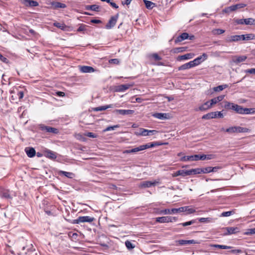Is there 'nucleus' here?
<instances>
[{
    "label": "nucleus",
    "mask_w": 255,
    "mask_h": 255,
    "mask_svg": "<svg viewBox=\"0 0 255 255\" xmlns=\"http://www.w3.org/2000/svg\"><path fill=\"white\" fill-rule=\"evenodd\" d=\"M143 2L145 5L146 8L151 9L156 6V4L151 1L147 0H143Z\"/></svg>",
    "instance_id": "nucleus-30"
},
{
    "label": "nucleus",
    "mask_w": 255,
    "mask_h": 255,
    "mask_svg": "<svg viewBox=\"0 0 255 255\" xmlns=\"http://www.w3.org/2000/svg\"><path fill=\"white\" fill-rule=\"evenodd\" d=\"M249 129L246 128H243L239 126L232 127L226 129V132H227L230 133L235 132H249Z\"/></svg>",
    "instance_id": "nucleus-2"
},
{
    "label": "nucleus",
    "mask_w": 255,
    "mask_h": 255,
    "mask_svg": "<svg viewBox=\"0 0 255 255\" xmlns=\"http://www.w3.org/2000/svg\"><path fill=\"white\" fill-rule=\"evenodd\" d=\"M11 94V96L10 98V101H11V102H15L16 103H17V102L16 101V100L18 98V97H17V94L16 93H12V94Z\"/></svg>",
    "instance_id": "nucleus-49"
},
{
    "label": "nucleus",
    "mask_w": 255,
    "mask_h": 255,
    "mask_svg": "<svg viewBox=\"0 0 255 255\" xmlns=\"http://www.w3.org/2000/svg\"><path fill=\"white\" fill-rule=\"evenodd\" d=\"M200 222L211 223L213 222V219L211 218H200L198 219Z\"/></svg>",
    "instance_id": "nucleus-41"
},
{
    "label": "nucleus",
    "mask_w": 255,
    "mask_h": 255,
    "mask_svg": "<svg viewBox=\"0 0 255 255\" xmlns=\"http://www.w3.org/2000/svg\"><path fill=\"white\" fill-rule=\"evenodd\" d=\"M246 73L255 75V68L247 69L245 71Z\"/></svg>",
    "instance_id": "nucleus-62"
},
{
    "label": "nucleus",
    "mask_w": 255,
    "mask_h": 255,
    "mask_svg": "<svg viewBox=\"0 0 255 255\" xmlns=\"http://www.w3.org/2000/svg\"><path fill=\"white\" fill-rule=\"evenodd\" d=\"M39 128L41 130L45 131L47 132L54 133H57L58 132V129L57 128L50 127L46 126L44 125H40Z\"/></svg>",
    "instance_id": "nucleus-4"
},
{
    "label": "nucleus",
    "mask_w": 255,
    "mask_h": 255,
    "mask_svg": "<svg viewBox=\"0 0 255 255\" xmlns=\"http://www.w3.org/2000/svg\"><path fill=\"white\" fill-rule=\"evenodd\" d=\"M144 149H145V147L143 146V145H141L138 147L131 149V151L132 153H135L138 151L143 150Z\"/></svg>",
    "instance_id": "nucleus-45"
},
{
    "label": "nucleus",
    "mask_w": 255,
    "mask_h": 255,
    "mask_svg": "<svg viewBox=\"0 0 255 255\" xmlns=\"http://www.w3.org/2000/svg\"><path fill=\"white\" fill-rule=\"evenodd\" d=\"M59 174L60 175H64L69 178H72L74 176V173L64 171H60Z\"/></svg>",
    "instance_id": "nucleus-34"
},
{
    "label": "nucleus",
    "mask_w": 255,
    "mask_h": 255,
    "mask_svg": "<svg viewBox=\"0 0 255 255\" xmlns=\"http://www.w3.org/2000/svg\"><path fill=\"white\" fill-rule=\"evenodd\" d=\"M255 19L253 18H248L244 19V24L246 25L254 24Z\"/></svg>",
    "instance_id": "nucleus-40"
},
{
    "label": "nucleus",
    "mask_w": 255,
    "mask_h": 255,
    "mask_svg": "<svg viewBox=\"0 0 255 255\" xmlns=\"http://www.w3.org/2000/svg\"><path fill=\"white\" fill-rule=\"evenodd\" d=\"M76 137L77 139L82 141H84L86 139V138L81 134H77Z\"/></svg>",
    "instance_id": "nucleus-60"
},
{
    "label": "nucleus",
    "mask_w": 255,
    "mask_h": 255,
    "mask_svg": "<svg viewBox=\"0 0 255 255\" xmlns=\"http://www.w3.org/2000/svg\"><path fill=\"white\" fill-rule=\"evenodd\" d=\"M188 37L189 35L187 33H183L177 37V38L175 39V42H181L184 40L188 39Z\"/></svg>",
    "instance_id": "nucleus-27"
},
{
    "label": "nucleus",
    "mask_w": 255,
    "mask_h": 255,
    "mask_svg": "<svg viewBox=\"0 0 255 255\" xmlns=\"http://www.w3.org/2000/svg\"><path fill=\"white\" fill-rule=\"evenodd\" d=\"M180 212H187L188 214H192L196 212V210L191 206H184L179 208Z\"/></svg>",
    "instance_id": "nucleus-17"
},
{
    "label": "nucleus",
    "mask_w": 255,
    "mask_h": 255,
    "mask_svg": "<svg viewBox=\"0 0 255 255\" xmlns=\"http://www.w3.org/2000/svg\"><path fill=\"white\" fill-rule=\"evenodd\" d=\"M133 84H126L120 85L115 87V91L117 92H124L130 87H131Z\"/></svg>",
    "instance_id": "nucleus-6"
},
{
    "label": "nucleus",
    "mask_w": 255,
    "mask_h": 255,
    "mask_svg": "<svg viewBox=\"0 0 255 255\" xmlns=\"http://www.w3.org/2000/svg\"><path fill=\"white\" fill-rule=\"evenodd\" d=\"M226 41L227 42L238 41L237 35H231L227 37L226 39Z\"/></svg>",
    "instance_id": "nucleus-38"
},
{
    "label": "nucleus",
    "mask_w": 255,
    "mask_h": 255,
    "mask_svg": "<svg viewBox=\"0 0 255 255\" xmlns=\"http://www.w3.org/2000/svg\"><path fill=\"white\" fill-rule=\"evenodd\" d=\"M195 54L194 53H187L183 55L179 56L177 58V60L179 61H181L184 60L190 59L193 58Z\"/></svg>",
    "instance_id": "nucleus-20"
},
{
    "label": "nucleus",
    "mask_w": 255,
    "mask_h": 255,
    "mask_svg": "<svg viewBox=\"0 0 255 255\" xmlns=\"http://www.w3.org/2000/svg\"><path fill=\"white\" fill-rule=\"evenodd\" d=\"M208 56L206 53H203L202 55L198 57L196 59L200 62V63L207 59Z\"/></svg>",
    "instance_id": "nucleus-43"
},
{
    "label": "nucleus",
    "mask_w": 255,
    "mask_h": 255,
    "mask_svg": "<svg viewBox=\"0 0 255 255\" xmlns=\"http://www.w3.org/2000/svg\"><path fill=\"white\" fill-rule=\"evenodd\" d=\"M119 127H120V125H114L113 126H109V127H107L105 129H104L103 131L106 132V131H110L112 130H115Z\"/></svg>",
    "instance_id": "nucleus-44"
},
{
    "label": "nucleus",
    "mask_w": 255,
    "mask_h": 255,
    "mask_svg": "<svg viewBox=\"0 0 255 255\" xmlns=\"http://www.w3.org/2000/svg\"><path fill=\"white\" fill-rule=\"evenodd\" d=\"M87 26L86 25H85L84 24H81L79 27V28L77 29V31L78 32H82L84 31L86 29V27Z\"/></svg>",
    "instance_id": "nucleus-53"
},
{
    "label": "nucleus",
    "mask_w": 255,
    "mask_h": 255,
    "mask_svg": "<svg viewBox=\"0 0 255 255\" xmlns=\"http://www.w3.org/2000/svg\"><path fill=\"white\" fill-rule=\"evenodd\" d=\"M0 197L5 199H12V196L8 190L5 189H0Z\"/></svg>",
    "instance_id": "nucleus-8"
},
{
    "label": "nucleus",
    "mask_w": 255,
    "mask_h": 255,
    "mask_svg": "<svg viewBox=\"0 0 255 255\" xmlns=\"http://www.w3.org/2000/svg\"><path fill=\"white\" fill-rule=\"evenodd\" d=\"M159 145V144L157 143L156 142H153V143H148L146 144H144L143 146L145 147V149H147V148H149L150 147H153L155 146V145Z\"/></svg>",
    "instance_id": "nucleus-52"
},
{
    "label": "nucleus",
    "mask_w": 255,
    "mask_h": 255,
    "mask_svg": "<svg viewBox=\"0 0 255 255\" xmlns=\"http://www.w3.org/2000/svg\"><path fill=\"white\" fill-rule=\"evenodd\" d=\"M225 109L232 110L240 114H249L254 113V109L252 108H244L238 105L226 102L224 105Z\"/></svg>",
    "instance_id": "nucleus-1"
},
{
    "label": "nucleus",
    "mask_w": 255,
    "mask_h": 255,
    "mask_svg": "<svg viewBox=\"0 0 255 255\" xmlns=\"http://www.w3.org/2000/svg\"><path fill=\"white\" fill-rule=\"evenodd\" d=\"M85 135H86L88 137H92V138H95L97 137L96 134H95V133H94L93 132H87L85 134Z\"/></svg>",
    "instance_id": "nucleus-59"
},
{
    "label": "nucleus",
    "mask_w": 255,
    "mask_h": 255,
    "mask_svg": "<svg viewBox=\"0 0 255 255\" xmlns=\"http://www.w3.org/2000/svg\"><path fill=\"white\" fill-rule=\"evenodd\" d=\"M189 175L188 170H179L173 174V177L178 176H186Z\"/></svg>",
    "instance_id": "nucleus-24"
},
{
    "label": "nucleus",
    "mask_w": 255,
    "mask_h": 255,
    "mask_svg": "<svg viewBox=\"0 0 255 255\" xmlns=\"http://www.w3.org/2000/svg\"><path fill=\"white\" fill-rule=\"evenodd\" d=\"M150 57L153 58L155 61H159L161 59V57L159 56L157 53H153L150 55Z\"/></svg>",
    "instance_id": "nucleus-51"
},
{
    "label": "nucleus",
    "mask_w": 255,
    "mask_h": 255,
    "mask_svg": "<svg viewBox=\"0 0 255 255\" xmlns=\"http://www.w3.org/2000/svg\"><path fill=\"white\" fill-rule=\"evenodd\" d=\"M86 9L98 11L99 10V6L96 4L88 5L86 6Z\"/></svg>",
    "instance_id": "nucleus-35"
},
{
    "label": "nucleus",
    "mask_w": 255,
    "mask_h": 255,
    "mask_svg": "<svg viewBox=\"0 0 255 255\" xmlns=\"http://www.w3.org/2000/svg\"><path fill=\"white\" fill-rule=\"evenodd\" d=\"M192 63L193 64V67H195L196 66H197L200 64V62H199V61L195 58L193 61H191Z\"/></svg>",
    "instance_id": "nucleus-61"
},
{
    "label": "nucleus",
    "mask_w": 255,
    "mask_h": 255,
    "mask_svg": "<svg viewBox=\"0 0 255 255\" xmlns=\"http://www.w3.org/2000/svg\"><path fill=\"white\" fill-rule=\"evenodd\" d=\"M0 60L1 61H2V62H5V63H7V62H8V60H7V59L6 57H5L1 55V53H0Z\"/></svg>",
    "instance_id": "nucleus-64"
},
{
    "label": "nucleus",
    "mask_w": 255,
    "mask_h": 255,
    "mask_svg": "<svg viewBox=\"0 0 255 255\" xmlns=\"http://www.w3.org/2000/svg\"><path fill=\"white\" fill-rule=\"evenodd\" d=\"M211 172V167L210 166L202 168V173H208Z\"/></svg>",
    "instance_id": "nucleus-54"
},
{
    "label": "nucleus",
    "mask_w": 255,
    "mask_h": 255,
    "mask_svg": "<svg viewBox=\"0 0 255 255\" xmlns=\"http://www.w3.org/2000/svg\"><path fill=\"white\" fill-rule=\"evenodd\" d=\"M198 158V154H195L191 156H184L181 158L182 161H197Z\"/></svg>",
    "instance_id": "nucleus-19"
},
{
    "label": "nucleus",
    "mask_w": 255,
    "mask_h": 255,
    "mask_svg": "<svg viewBox=\"0 0 255 255\" xmlns=\"http://www.w3.org/2000/svg\"><path fill=\"white\" fill-rule=\"evenodd\" d=\"M228 87V85H227V84H224V85H219L218 86H217V87H215L213 88V90L215 92H220V91H221L222 90H223L224 89L227 88Z\"/></svg>",
    "instance_id": "nucleus-37"
},
{
    "label": "nucleus",
    "mask_w": 255,
    "mask_h": 255,
    "mask_svg": "<svg viewBox=\"0 0 255 255\" xmlns=\"http://www.w3.org/2000/svg\"><path fill=\"white\" fill-rule=\"evenodd\" d=\"M225 230L227 231V233H225V235H229L236 234V233L239 232V231H240L239 229L237 227H226L225 228Z\"/></svg>",
    "instance_id": "nucleus-16"
},
{
    "label": "nucleus",
    "mask_w": 255,
    "mask_h": 255,
    "mask_svg": "<svg viewBox=\"0 0 255 255\" xmlns=\"http://www.w3.org/2000/svg\"><path fill=\"white\" fill-rule=\"evenodd\" d=\"M246 4L244 3H237L236 4L232 5L225 9V11L227 12L235 11L237 9L243 8L246 6Z\"/></svg>",
    "instance_id": "nucleus-7"
},
{
    "label": "nucleus",
    "mask_w": 255,
    "mask_h": 255,
    "mask_svg": "<svg viewBox=\"0 0 255 255\" xmlns=\"http://www.w3.org/2000/svg\"><path fill=\"white\" fill-rule=\"evenodd\" d=\"M176 243L178 244V245L180 246H184L189 244H199L200 243V242L194 240H180L176 241Z\"/></svg>",
    "instance_id": "nucleus-10"
},
{
    "label": "nucleus",
    "mask_w": 255,
    "mask_h": 255,
    "mask_svg": "<svg viewBox=\"0 0 255 255\" xmlns=\"http://www.w3.org/2000/svg\"><path fill=\"white\" fill-rule=\"evenodd\" d=\"M186 47H178V48H176L174 49V52H184L186 50Z\"/></svg>",
    "instance_id": "nucleus-55"
},
{
    "label": "nucleus",
    "mask_w": 255,
    "mask_h": 255,
    "mask_svg": "<svg viewBox=\"0 0 255 255\" xmlns=\"http://www.w3.org/2000/svg\"><path fill=\"white\" fill-rule=\"evenodd\" d=\"M25 151L29 157H33L35 155V150L33 147L26 148Z\"/></svg>",
    "instance_id": "nucleus-25"
},
{
    "label": "nucleus",
    "mask_w": 255,
    "mask_h": 255,
    "mask_svg": "<svg viewBox=\"0 0 255 255\" xmlns=\"http://www.w3.org/2000/svg\"><path fill=\"white\" fill-rule=\"evenodd\" d=\"M224 98L225 95H220L211 99L210 101L212 106L215 104H216L218 102L222 101L224 99Z\"/></svg>",
    "instance_id": "nucleus-23"
},
{
    "label": "nucleus",
    "mask_w": 255,
    "mask_h": 255,
    "mask_svg": "<svg viewBox=\"0 0 255 255\" xmlns=\"http://www.w3.org/2000/svg\"><path fill=\"white\" fill-rule=\"evenodd\" d=\"M44 155L47 158L54 160L57 158V154L52 150L46 149L44 151Z\"/></svg>",
    "instance_id": "nucleus-9"
},
{
    "label": "nucleus",
    "mask_w": 255,
    "mask_h": 255,
    "mask_svg": "<svg viewBox=\"0 0 255 255\" xmlns=\"http://www.w3.org/2000/svg\"><path fill=\"white\" fill-rule=\"evenodd\" d=\"M193 67H194L193 66V64L192 63L191 61H190L179 67L178 70H184L186 69H190Z\"/></svg>",
    "instance_id": "nucleus-26"
},
{
    "label": "nucleus",
    "mask_w": 255,
    "mask_h": 255,
    "mask_svg": "<svg viewBox=\"0 0 255 255\" xmlns=\"http://www.w3.org/2000/svg\"><path fill=\"white\" fill-rule=\"evenodd\" d=\"M225 32V30L222 29H214L212 30V33L214 35H220Z\"/></svg>",
    "instance_id": "nucleus-48"
},
{
    "label": "nucleus",
    "mask_w": 255,
    "mask_h": 255,
    "mask_svg": "<svg viewBox=\"0 0 255 255\" xmlns=\"http://www.w3.org/2000/svg\"><path fill=\"white\" fill-rule=\"evenodd\" d=\"M212 107L210 101H208L204 103L203 104L201 105L198 108L196 109L195 111H206L209 109H211Z\"/></svg>",
    "instance_id": "nucleus-11"
},
{
    "label": "nucleus",
    "mask_w": 255,
    "mask_h": 255,
    "mask_svg": "<svg viewBox=\"0 0 255 255\" xmlns=\"http://www.w3.org/2000/svg\"><path fill=\"white\" fill-rule=\"evenodd\" d=\"M115 114H120L122 115H131L134 113L133 110H115L114 111Z\"/></svg>",
    "instance_id": "nucleus-18"
},
{
    "label": "nucleus",
    "mask_w": 255,
    "mask_h": 255,
    "mask_svg": "<svg viewBox=\"0 0 255 255\" xmlns=\"http://www.w3.org/2000/svg\"><path fill=\"white\" fill-rule=\"evenodd\" d=\"M152 116L160 120H166L169 118V115L167 113H155L152 114Z\"/></svg>",
    "instance_id": "nucleus-13"
},
{
    "label": "nucleus",
    "mask_w": 255,
    "mask_h": 255,
    "mask_svg": "<svg viewBox=\"0 0 255 255\" xmlns=\"http://www.w3.org/2000/svg\"><path fill=\"white\" fill-rule=\"evenodd\" d=\"M117 19L118 15L112 16L106 25V28L110 29L116 25Z\"/></svg>",
    "instance_id": "nucleus-14"
},
{
    "label": "nucleus",
    "mask_w": 255,
    "mask_h": 255,
    "mask_svg": "<svg viewBox=\"0 0 255 255\" xmlns=\"http://www.w3.org/2000/svg\"><path fill=\"white\" fill-rule=\"evenodd\" d=\"M216 113H214V112L208 113L207 114H205L202 116V119L205 120H210L211 119L215 118H216Z\"/></svg>",
    "instance_id": "nucleus-32"
},
{
    "label": "nucleus",
    "mask_w": 255,
    "mask_h": 255,
    "mask_svg": "<svg viewBox=\"0 0 255 255\" xmlns=\"http://www.w3.org/2000/svg\"><path fill=\"white\" fill-rule=\"evenodd\" d=\"M212 247L217 248L221 249H229L232 247L230 246H227L225 245H212L211 246Z\"/></svg>",
    "instance_id": "nucleus-42"
},
{
    "label": "nucleus",
    "mask_w": 255,
    "mask_h": 255,
    "mask_svg": "<svg viewBox=\"0 0 255 255\" xmlns=\"http://www.w3.org/2000/svg\"><path fill=\"white\" fill-rule=\"evenodd\" d=\"M241 36H242V40H249L255 38V35L253 33L243 34Z\"/></svg>",
    "instance_id": "nucleus-31"
},
{
    "label": "nucleus",
    "mask_w": 255,
    "mask_h": 255,
    "mask_svg": "<svg viewBox=\"0 0 255 255\" xmlns=\"http://www.w3.org/2000/svg\"><path fill=\"white\" fill-rule=\"evenodd\" d=\"M194 223H195V221L194 220H191V221H190L188 222L181 223L180 225H182L183 226L185 227V226L191 225L194 224Z\"/></svg>",
    "instance_id": "nucleus-56"
},
{
    "label": "nucleus",
    "mask_w": 255,
    "mask_h": 255,
    "mask_svg": "<svg viewBox=\"0 0 255 255\" xmlns=\"http://www.w3.org/2000/svg\"><path fill=\"white\" fill-rule=\"evenodd\" d=\"M170 218H169V216H164L157 217L155 218V221L156 222L164 223H169L170 220H169Z\"/></svg>",
    "instance_id": "nucleus-28"
},
{
    "label": "nucleus",
    "mask_w": 255,
    "mask_h": 255,
    "mask_svg": "<svg viewBox=\"0 0 255 255\" xmlns=\"http://www.w3.org/2000/svg\"><path fill=\"white\" fill-rule=\"evenodd\" d=\"M125 245L128 250H131L135 247V246L129 241H127L125 242Z\"/></svg>",
    "instance_id": "nucleus-46"
},
{
    "label": "nucleus",
    "mask_w": 255,
    "mask_h": 255,
    "mask_svg": "<svg viewBox=\"0 0 255 255\" xmlns=\"http://www.w3.org/2000/svg\"><path fill=\"white\" fill-rule=\"evenodd\" d=\"M206 160V155H205V154H202V155L198 154V160Z\"/></svg>",
    "instance_id": "nucleus-63"
},
{
    "label": "nucleus",
    "mask_w": 255,
    "mask_h": 255,
    "mask_svg": "<svg viewBox=\"0 0 255 255\" xmlns=\"http://www.w3.org/2000/svg\"><path fill=\"white\" fill-rule=\"evenodd\" d=\"M79 70L82 73H92L95 71V69L91 66H79Z\"/></svg>",
    "instance_id": "nucleus-15"
},
{
    "label": "nucleus",
    "mask_w": 255,
    "mask_h": 255,
    "mask_svg": "<svg viewBox=\"0 0 255 255\" xmlns=\"http://www.w3.org/2000/svg\"><path fill=\"white\" fill-rule=\"evenodd\" d=\"M94 220V218L89 216H80L73 221L74 224H80L81 223H91Z\"/></svg>",
    "instance_id": "nucleus-3"
},
{
    "label": "nucleus",
    "mask_w": 255,
    "mask_h": 255,
    "mask_svg": "<svg viewBox=\"0 0 255 255\" xmlns=\"http://www.w3.org/2000/svg\"><path fill=\"white\" fill-rule=\"evenodd\" d=\"M23 3L26 6L35 7L38 5V3L32 0H23Z\"/></svg>",
    "instance_id": "nucleus-21"
},
{
    "label": "nucleus",
    "mask_w": 255,
    "mask_h": 255,
    "mask_svg": "<svg viewBox=\"0 0 255 255\" xmlns=\"http://www.w3.org/2000/svg\"><path fill=\"white\" fill-rule=\"evenodd\" d=\"M52 5L55 8H65L66 7V5L65 4L60 2H55L52 3Z\"/></svg>",
    "instance_id": "nucleus-39"
},
{
    "label": "nucleus",
    "mask_w": 255,
    "mask_h": 255,
    "mask_svg": "<svg viewBox=\"0 0 255 255\" xmlns=\"http://www.w3.org/2000/svg\"><path fill=\"white\" fill-rule=\"evenodd\" d=\"M109 62L110 64H119L120 63V61L118 59H112L109 61Z\"/></svg>",
    "instance_id": "nucleus-58"
},
{
    "label": "nucleus",
    "mask_w": 255,
    "mask_h": 255,
    "mask_svg": "<svg viewBox=\"0 0 255 255\" xmlns=\"http://www.w3.org/2000/svg\"><path fill=\"white\" fill-rule=\"evenodd\" d=\"M159 183L158 181H144L141 182L139 185V187L140 188H148L151 186H154L157 185Z\"/></svg>",
    "instance_id": "nucleus-5"
},
{
    "label": "nucleus",
    "mask_w": 255,
    "mask_h": 255,
    "mask_svg": "<svg viewBox=\"0 0 255 255\" xmlns=\"http://www.w3.org/2000/svg\"><path fill=\"white\" fill-rule=\"evenodd\" d=\"M113 105L103 106H100V107H96V108H94V111H96V112L102 111L106 110L108 108H113Z\"/></svg>",
    "instance_id": "nucleus-33"
},
{
    "label": "nucleus",
    "mask_w": 255,
    "mask_h": 255,
    "mask_svg": "<svg viewBox=\"0 0 255 255\" xmlns=\"http://www.w3.org/2000/svg\"><path fill=\"white\" fill-rule=\"evenodd\" d=\"M189 175L193 174H198L202 173V168H195L188 170Z\"/></svg>",
    "instance_id": "nucleus-36"
},
{
    "label": "nucleus",
    "mask_w": 255,
    "mask_h": 255,
    "mask_svg": "<svg viewBox=\"0 0 255 255\" xmlns=\"http://www.w3.org/2000/svg\"><path fill=\"white\" fill-rule=\"evenodd\" d=\"M140 132L138 133L139 135L141 136H148V130L144 128H141L139 129Z\"/></svg>",
    "instance_id": "nucleus-47"
},
{
    "label": "nucleus",
    "mask_w": 255,
    "mask_h": 255,
    "mask_svg": "<svg viewBox=\"0 0 255 255\" xmlns=\"http://www.w3.org/2000/svg\"><path fill=\"white\" fill-rule=\"evenodd\" d=\"M234 211H227V212H223L220 217H228L232 215H233L234 213Z\"/></svg>",
    "instance_id": "nucleus-50"
},
{
    "label": "nucleus",
    "mask_w": 255,
    "mask_h": 255,
    "mask_svg": "<svg viewBox=\"0 0 255 255\" xmlns=\"http://www.w3.org/2000/svg\"><path fill=\"white\" fill-rule=\"evenodd\" d=\"M246 234L248 235L255 234V228L248 229L247 232L246 233Z\"/></svg>",
    "instance_id": "nucleus-57"
},
{
    "label": "nucleus",
    "mask_w": 255,
    "mask_h": 255,
    "mask_svg": "<svg viewBox=\"0 0 255 255\" xmlns=\"http://www.w3.org/2000/svg\"><path fill=\"white\" fill-rule=\"evenodd\" d=\"M179 208H173L172 209H165L163 210H161L158 212V214H163V215H167V214H175L177 213L178 212H180Z\"/></svg>",
    "instance_id": "nucleus-12"
},
{
    "label": "nucleus",
    "mask_w": 255,
    "mask_h": 255,
    "mask_svg": "<svg viewBox=\"0 0 255 255\" xmlns=\"http://www.w3.org/2000/svg\"><path fill=\"white\" fill-rule=\"evenodd\" d=\"M10 94L16 93L17 94L18 98L19 100H21L23 98L24 94L22 91H19L17 88L13 89L10 91Z\"/></svg>",
    "instance_id": "nucleus-29"
},
{
    "label": "nucleus",
    "mask_w": 255,
    "mask_h": 255,
    "mask_svg": "<svg viewBox=\"0 0 255 255\" xmlns=\"http://www.w3.org/2000/svg\"><path fill=\"white\" fill-rule=\"evenodd\" d=\"M247 58L246 56H234L233 58V61L236 64H239L242 62L245 61Z\"/></svg>",
    "instance_id": "nucleus-22"
}]
</instances>
